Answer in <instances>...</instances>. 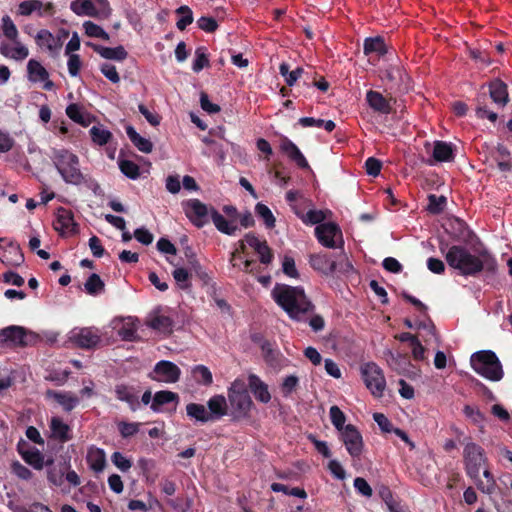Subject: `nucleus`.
I'll use <instances>...</instances> for the list:
<instances>
[{
	"label": "nucleus",
	"mask_w": 512,
	"mask_h": 512,
	"mask_svg": "<svg viewBox=\"0 0 512 512\" xmlns=\"http://www.w3.org/2000/svg\"><path fill=\"white\" fill-rule=\"evenodd\" d=\"M182 208L186 217L197 228L204 227L209 223L211 217V207L201 202L199 199H188L182 202Z\"/></svg>",
	"instance_id": "obj_8"
},
{
	"label": "nucleus",
	"mask_w": 512,
	"mask_h": 512,
	"mask_svg": "<svg viewBox=\"0 0 512 512\" xmlns=\"http://www.w3.org/2000/svg\"><path fill=\"white\" fill-rule=\"evenodd\" d=\"M84 287L89 295H97L104 290L105 284L98 274L93 273L88 277Z\"/></svg>",
	"instance_id": "obj_49"
},
{
	"label": "nucleus",
	"mask_w": 512,
	"mask_h": 512,
	"mask_svg": "<svg viewBox=\"0 0 512 512\" xmlns=\"http://www.w3.org/2000/svg\"><path fill=\"white\" fill-rule=\"evenodd\" d=\"M47 395L53 398L66 412H71L80 402L79 397L72 392L49 390Z\"/></svg>",
	"instance_id": "obj_26"
},
{
	"label": "nucleus",
	"mask_w": 512,
	"mask_h": 512,
	"mask_svg": "<svg viewBox=\"0 0 512 512\" xmlns=\"http://www.w3.org/2000/svg\"><path fill=\"white\" fill-rule=\"evenodd\" d=\"M273 300L295 321H305L315 305L300 286L276 284L271 292Z\"/></svg>",
	"instance_id": "obj_2"
},
{
	"label": "nucleus",
	"mask_w": 512,
	"mask_h": 512,
	"mask_svg": "<svg viewBox=\"0 0 512 512\" xmlns=\"http://www.w3.org/2000/svg\"><path fill=\"white\" fill-rule=\"evenodd\" d=\"M340 440L352 458L359 459L364 448L363 437L356 426L347 424L340 432Z\"/></svg>",
	"instance_id": "obj_9"
},
{
	"label": "nucleus",
	"mask_w": 512,
	"mask_h": 512,
	"mask_svg": "<svg viewBox=\"0 0 512 512\" xmlns=\"http://www.w3.org/2000/svg\"><path fill=\"white\" fill-rule=\"evenodd\" d=\"M118 335L124 341H136L138 340L137 328L133 322L124 323L118 330Z\"/></svg>",
	"instance_id": "obj_57"
},
{
	"label": "nucleus",
	"mask_w": 512,
	"mask_h": 512,
	"mask_svg": "<svg viewBox=\"0 0 512 512\" xmlns=\"http://www.w3.org/2000/svg\"><path fill=\"white\" fill-rule=\"evenodd\" d=\"M483 476L485 477L486 482H483L480 479V474L478 475V479H473L477 488L484 494H494L497 485L493 474L488 469H485L483 471Z\"/></svg>",
	"instance_id": "obj_42"
},
{
	"label": "nucleus",
	"mask_w": 512,
	"mask_h": 512,
	"mask_svg": "<svg viewBox=\"0 0 512 512\" xmlns=\"http://www.w3.org/2000/svg\"><path fill=\"white\" fill-rule=\"evenodd\" d=\"M115 394L117 399L126 402L132 411H136L140 407V402L132 387L124 384L116 385Z\"/></svg>",
	"instance_id": "obj_31"
},
{
	"label": "nucleus",
	"mask_w": 512,
	"mask_h": 512,
	"mask_svg": "<svg viewBox=\"0 0 512 512\" xmlns=\"http://www.w3.org/2000/svg\"><path fill=\"white\" fill-rule=\"evenodd\" d=\"M445 259L449 267L465 277H475L483 271L494 274L498 266L497 260L488 251L484 250L476 255L462 245L451 246Z\"/></svg>",
	"instance_id": "obj_1"
},
{
	"label": "nucleus",
	"mask_w": 512,
	"mask_h": 512,
	"mask_svg": "<svg viewBox=\"0 0 512 512\" xmlns=\"http://www.w3.org/2000/svg\"><path fill=\"white\" fill-rule=\"evenodd\" d=\"M125 130L129 140L139 151L143 153L152 152L153 144L149 139L142 137L131 125L126 126Z\"/></svg>",
	"instance_id": "obj_37"
},
{
	"label": "nucleus",
	"mask_w": 512,
	"mask_h": 512,
	"mask_svg": "<svg viewBox=\"0 0 512 512\" xmlns=\"http://www.w3.org/2000/svg\"><path fill=\"white\" fill-rule=\"evenodd\" d=\"M247 388L254 395L255 399L261 403H268L271 400V394L268 385L256 374H249Z\"/></svg>",
	"instance_id": "obj_18"
},
{
	"label": "nucleus",
	"mask_w": 512,
	"mask_h": 512,
	"mask_svg": "<svg viewBox=\"0 0 512 512\" xmlns=\"http://www.w3.org/2000/svg\"><path fill=\"white\" fill-rule=\"evenodd\" d=\"M476 116L480 119H489L491 122H495L498 118L496 112H493L487 107V95L486 93L479 94L476 97Z\"/></svg>",
	"instance_id": "obj_40"
},
{
	"label": "nucleus",
	"mask_w": 512,
	"mask_h": 512,
	"mask_svg": "<svg viewBox=\"0 0 512 512\" xmlns=\"http://www.w3.org/2000/svg\"><path fill=\"white\" fill-rule=\"evenodd\" d=\"M50 429L52 436L58 441L65 443L72 439L70 427L59 417H52L50 421Z\"/></svg>",
	"instance_id": "obj_35"
},
{
	"label": "nucleus",
	"mask_w": 512,
	"mask_h": 512,
	"mask_svg": "<svg viewBox=\"0 0 512 512\" xmlns=\"http://www.w3.org/2000/svg\"><path fill=\"white\" fill-rule=\"evenodd\" d=\"M309 263L314 270L325 275H332L336 271V262L327 253H318L310 256Z\"/></svg>",
	"instance_id": "obj_22"
},
{
	"label": "nucleus",
	"mask_w": 512,
	"mask_h": 512,
	"mask_svg": "<svg viewBox=\"0 0 512 512\" xmlns=\"http://www.w3.org/2000/svg\"><path fill=\"white\" fill-rule=\"evenodd\" d=\"M21 456L34 469L41 470L44 466V456L38 449L21 452Z\"/></svg>",
	"instance_id": "obj_45"
},
{
	"label": "nucleus",
	"mask_w": 512,
	"mask_h": 512,
	"mask_svg": "<svg viewBox=\"0 0 512 512\" xmlns=\"http://www.w3.org/2000/svg\"><path fill=\"white\" fill-rule=\"evenodd\" d=\"M279 73L285 78L286 84L291 87L302 77L304 69L297 67L295 70L289 71V65L283 62L279 66Z\"/></svg>",
	"instance_id": "obj_43"
},
{
	"label": "nucleus",
	"mask_w": 512,
	"mask_h": 512,
	"mask_svg": "<svg viewBox=\"0 0 512 512\" xmlns=\"http://www.w3.org/2000/svg\"><path fill=\"white\" fill-rule=\"evenodd\" d=\"M67 116L75 123L87 127L91 124L93 117L87 113L80 105L72 103L66 108Z\"/></svg>",
	"instance_id": "obj_34"
},
{
	"label": "nucleus",
	"mask_w": 512,
	"mask_h": 512,
	"mask_svg": "<svg viewBox=\"0 0 512 512\" xmlns=\"http://www.w3.org/2000/svg\"><path fill=\"white\" fill-rule=\"evenodd\" d=\"M2 22H3L2 28H3L4 35L8 39L16 41L17 36H18V30H17L14 22L12 21V19L8 15H6L3 17Z\"/></svg>",
	"instance_id": "obj_62"
},
{
	"label": "nucleus",
	"mask_w": 512,
	"mask_h": 512,
	"mask_svg": "<svg viewBox=\"0 0 512 512\" xmlns=\"http://www.w3.org/2000/svg\"><path fill=\"white\" fill-rule=\"evenodd\" d=\"M0 53L6 57L11 58L16 61L24 60L29 55V50L27 47L22 45L19 41H15V46H11L7 43H2L0 45Z\"/></svg>",
	"instance_id": "obj_32"
},
{
	"label": "nucleus",
	"mask_w": 512,
	"mask_h": 512,
	"mask_svg": "<svg viewBox=\"0 0 512 512\" xmlns=\"http://www.w3.org/2000/svg\"><path fill=\"white\" fill-rule=\"evenodd\" d=\"M227 395L233 420L247 418L254 404L245 381L235 379L228 388Z\"/></svg>",
	"instance_id": "obj_4"
},
{
	"label": "nucleus",
	"mask_w": 512,
	"mask_h": 512,
	"mask_svg": "<svg viewBox=\"0 0 512 512\" xmlns=\"http://www.w3.org/2000/svg\"><path fill=\"white\" fill-rule=\"evenodd\" d=\"M29 79L33 82L46 81L49 78L48 71L35 59H30L27 64Z\"/></svg>",
	"instance_id": "obj_41"
},
{
	"label": "nucleus",
	"mask_w": 512,
	"mask_h": 512,
	"mask_svg": "<svg viewBox=\"0 0 512 512\" xmlns=\"http://www.w3.org/2000/svg\"><path fill=\"white\" fill-rule=\"evenodd\" d=\"M463 414L468 419H470L474 424H480L485 419L484 414L479 410V408L471 406V405L464 406Z\"/></svg>",
	"instance_id": "obj_60"
},
{
	"label": "nucleus",
	"mask_w": 512,
	"mask_h": 512,
	"mask_svg": "<svg viewBox=\"0 0 512 512\" xmlns=\"http://www.w3.org/2000/svg\"><path fill=\"white\" fill-rule=\"evenodd\" d=\"M87 46L91 47L96 53H98L101 57H103L107 60H115V61L122 62L128 56V52L125 50V48L122 45L111 48V47H104V46H101L99 44H95L92 42H88Z\"/></svg>",
	"instance_id": "obj_25"
},
{
	"label": "nucleus",
	"mask_w": 512,
	"mask_h": 512,
	"mask_svg": "<svg viewBox=\"0 0 512 512\" xmlns=\"http://www.w3.org/2000/svg\"><path fill=\"white\" fill-rule=\"evenodd\" d=\"M175 13L180 16L176 23V27L183 31L186 27L193 23V12L187 5H182L175 10Z\"/></svg>",
	"instance_id": "obj_46"
},
{
	"label": "nucleus",
	"mask_w": 512,
	"mask_h": 512,
	"mask_svg": "<svg viewBox=\"0 0 512 512\" xmlns=\"http://www.w3.org/2000/svg\"><path fill=\"white\" fill-rule=\"evenodd\" d=\"M35 39L39 46H44L50 51H53L57 47L53 34L46 29L38 31Z\"/></svg>",
	"instance_id": "obj_53"
},
{
	"label": "nucleus",
	"mask_w": 512,
	"mask_h": 512,
	"mask_svg": "<svg viewBox=\"0 0 512 512\" xmlns=\"http://www.w3.org/2000/svg\"><path fill=\"white\" fill-rule=\"evenodd\" d=\"M208 413L211 417V421H216L221 419L223 416L228 414V404L227 400L223 395H214L212 396L208 402Z\"/></svg>",
	"instance_id": "obj_27"
},
{
	"label": "nucleus",
	"mask_w": 512,
	"mask_h": 512,
	"mask_svg": "<svg viewBox=\"0 0 512 512\" xmlns=\"http://www.w3.org/2000/svg\"><path fill=\"white\" fill-rule=\"evenodd\" d=\"M0 337L4 342H9L17 346H26L27 331L21 326H8L0 330Z\"/></svg>",
	"instance_id": "obj_24"
},
{
	"label": "nucleus",
	"mask_w": 512,
	"mask_h": 512,
	"mask_svg": "<svg viewBox=\"0 0 512 512\" xmlns=\"http://www.w3.org/2000/svg\"><path fill=\"white\" fill-rule=\"evenodd\" d=\"M50 158L65 183L79 186L86 182L79 157L73 152L66 148H53Z\"/></svg>",
	"instance_id": "obj_3"
},
{
	"label": "nucleus",
	"mask_w": 512,
	"mask_h": 512,
	"mask_svg": "<svg viewBox=\"0 0 512 512\" xmlns=\"http://www.w3.org/2000/svg\"><path fill=\"white\" fill-rule=\"evenodd\" d=\"M315 236L319 243L326 248H336V238H339L343 244L342 231L340 227L334 222H326L316 226Z\"/></svg>",
	"instance_id": "obj_12"
},
{
	"label": "nucleus",
	"mask_w": 512,
	"mask_h": 512,
	"mask_svg": "<svg viewBox=\"0 0 512 512\" xmlns=\"http://www.w3.org/2000/svg\"><path fill=\"white\" fill-rule=\"evenodd\" d=\"M299 385V379L295 375H289L284 378L281 384V391L285 397H288Z\"/></svg>",
	"instance_id": "obj_63"
},
{
	"label": "nucleus",
	"mask_w": 512,
	"mask_h": 512,
	"mask_svg": "<svg viewBox=\"0 0 512 512\" xmlns=\"http://www.w3.org/2000/svg\"><path fill=\"white\" fill-rule=\"evenodd\" d=\"M447 199L445 196H437L435 194H430L428 196V210L432 214H440L446 205Z\"/></svg>",
	"instance_id": "obj_56"
},
{
	"label": "nucleus",
	"mask_w": 512,
	"mask_h": 512,
	"mask_svg": "<svg viewBox=\"0 0 512 512\" xmlns=\"http://www.w3.org/2000/svg\"><path fill=\"white\" fill-rule=\"evenodd\" d=\"M211 219L218 231L226 235H235L238 230L234 220H227L222 214H220L214 207H211Z\"/></svg>",
	"instance_id": "obj_29"
},
{
	"label": "nucleus",
	"mask_w": 512,
	"mask_h": 512,
	"mask_svg": "<svg viewBox=\"0 0 512 512\" xmlns=\"http://www.w3.org/2000/svg\"><path fill=\"white\" fill-rule=\"evenodd\" d=\"M245 242L259 255L261 263L268 265L272 262L274 255L266 240H260L254 233H247Z\"/></svg>",
	"instance_id": "obj_17"
},
{
	"label": "nucleus",
	"mask_w": 512,
	"mask_h": 512,
	"mask_svg": "<svg viewBox=\"0 0 512 512\" xmlns=\"http://www.w3.org/2000/svg\"><path fill=\"white\" fill-rule=\"evenodd\" d=\"M255 213L258 217L263 219L266 228L272 229L275 227L276 219L267 205L257 203L255 206Z\"/></svg>",
	"instance_id": "obj_48"
},
{
	"label": "nucleus",
	"mask_w": 512,
	"mask_h": 512,
	"mask_svg": "<svg viewBox=\"0 0 512 512\" xmlns=\"http://www.w3.org/2000/svg\"><path fill=\"white\" fill-rule=\"evenodd\" d=\"M261 350L265 363L273 369H281L287 361L282 353L273 348L271 342L267 340L261 344Z\"/></svg>",
	"instance_id": "obj_21"
},
{
	"label": "nucleus",
	"mask_w": 512,
	"mask_h": 512,
	"mask_svg": "<svg viewBox=\"0 0 512 512\" xmlns=\"http://www.w3.org/2000/svg\"><path fill=\"white\" fill-rule=\"evenodd\" d=\"M489 95L491 100L500 108L509 102L508 86L500 79H494L489 83Z\"/></svg>",
	"instance_id": "obj_20"
},
{
	"label": "nucleus",
	"mask_w": 512,
	"mask_h": 512,
	"mask_svg": "<svg viewBox=\"0 0 512 512\" xmlns=\"http://www.w3.org/2000/svg\"><path fill=\"white\" fill-rule=\"evenodd\" d=\"M0 261L6 266L18 267L24 262L20 245L6 238H0Z\"/></svg>",
	"instance_id": "obj_11"
},
{
	"label": "nucleus",
	"mask_w": 512,
	"mask_h": 512,
	"mask_svg": "<svg viewBox=\"0 0 512 512\" xmlns=\"http://www.w3.org/2000/svg\"><path fill=\"white\" fill-rule=\"evenodd\" d=\"M361 374L371 394L376 398L382 397L386 388V379L382 369L376 363L368 362L362 365Z\"/></svg>",
	"instance_id": "obj_6"
},
{
	"label": "nucleus",
	"mask_w": 512,
	"mask_h": 512,
	"mask_svg": "<svg viewBox=\"0 0 512 512\" xmlns=\"http://www.w3.org/2000/svg\"><path fill=\"white\" fill-rule=\"evenodd\" d=\"M387 363L391 367V369L396 371L399 375H403L408 378H412L418 375L419 370L416 371V368L411 363L408 354H395L391 351H388Z\"/></svg>",
	"instance_id": "obj_14"
},
{
	"label": "nucleus",
	"mask_w": 512,
	"mask_h": 512,
	"mask_svg": "<svg viewBox=\"0 0 512 512\" xmlns=\"http://www.w3.org/2000/svg\"><path fill=\"white\" fill-rule=\"evenodd\" d=\"M86 460L90 469L96 473L102 472L106 466V454L96 446L88 448Z\"/></svg>",
	"instance_id": "obj_28"
},
{
	"label": "nucleus",
	"mask_w": 512,
	"mask_h": 512,
	"mask_svg": "<svg viewBox=\"0 0 512 512\" xmlns=\"http://www.w3.org/2000/svg\"><path fill=\"white\" fill-rule=\"evenodd\" d=\"M326 215L322 210L310 209L307 213L301 214L300 219L306 225H320L325 220Z\"/></svg>",
	"instance_id": "obj_52"
},
{
	"label": "nucleus",
	"mask_w": 512,
	"mask_h": 512,
	"mask_svg": "<svg viewBox=\"0 0 512 512\" xmlns=\"http://www.w3.org/2000/svg\"><path fill=\"white\" fill-rule=\"evenodd\" d=\"M209 57L207 49L204 46H200L195 50V59L192 64V70L196 73L200 72L205 67H209Z\"/></svg>",
	"instance_id": "obj_47"
},
{
	"label": "nucleus",
	"mask_w": 512,
	"mask_h": 512,
	"mask_svg": "<svg viewBox=\"0 0 512 512\" xmlns=\"http://www.w3.org/2000/svg\"><path fill=\"white\" fill-rule=\"evenodd\" d=\"M180 376V368L175 363L168 360L157 362L153 371L149 373L151 380L164 383H176L179 381Z\"/></svg>",
	"instance_id": "obj_10"
},
{
	"label": "nucleus",
	"mask_w": 512,
	"mask_h": 512,
	"mask_svg": "<svg viewBox=\"0 0 512 512\" xmlns=\"http://www.w3.org/2000/svg\"><path fill=\"white\" fill-rule=\"evenodd\" d=\"M280 150L299 168L310 170V165L297 145L288 137L283 136L280 142Z\"/></svg>",
	"instance_id": "obj_16"
},
{
	"label": "nucleus",
	"mask_w": 512,
	"mask_h": 512,
	"mask_svg": "<svg viewBox=\"0 0 512 512\" xmlns=\"http://www.w3.org/2000/svg\"><path fill=\"white\" fill-rule=\"evenodd\" d=\"M146 325L164 335H170L173 332L174 321L166 315L151 313L146 320Z\"/></svg>",
	"instance_id": "obj_19"
},
{
	"label": "nucleus",
	"mask_w": 512,
	"mask_h": 512,
	"mask_svg": "<svg viewBox=\"0 0 512 512\" xmlns=\"http://www.w3.org/2000/svg\"><path fill=\"white\" fill-rule=\"evenodd\" d=\"M186 414L189 418L194 419L196 422L207 423L211 421L208 410L202 404L189 403L186 405Z\"/></svg>",
	"instance_id": "obj_39"
},
{
	"label": "nucleus",
	"mask_w": 512,
	"mask_h": 512,
	"mask_svg": "<svg viewBox=\"0 0 512 512\" xmlns=\"http://www.w3.org/2000/svg\"><path fill=\"white\" fill-rule=\"evenodd\" d=\"M14 512H52L51 509L40 502H33L29 506L17 505L13 509Z\"/></svg>",
	"instance_id": "obj_64"
},
{
	"label": "nucleus",
	"mask_w": 512,
	"mask_h": 512,
	"mask_svg": "<svg viewBox=\"0 0 512 512\" xmlns=\"http://www.w3.org/2000/svg\"><path fill=\"white\" fill-rule=\"evenodd\" d=\"M193 379L201 385L209 386L213 382V376L208 367L204 365H196L192 368Z\"/></svg>",
	"instance_id": "obj_44"
},
{
	"label": "nucleus",
	"mask_w": 512,
	"mask_h": 512,
	"mask_svg": "<svg viewBox=\"0 0 512 512\" xmlns=\"http://www.w3.org/2000/svg\"><path fill=\"white\" fill-rule=\"evenodd\" d=\"M71 341L78 347L83 349H91L96 347L101 339L97 331L92 328H81L71 332Z\"/></svg>",
	"instance_id": "obj_15"
},
{
	"label": "nucleus",
	"mask_w": 512,
	"mask_h": 512,
	"mask_svg": "<svg viewBox=\"0 0 512 512\" xmlns=\"http://www.w3.org/2000/svg\"><path fill=\"white\" fill-rule=\"evenodd\" d=\"M89 132L92 141L99 146L106 145L112 138V133L109 130L99 126H93Z\"/></svg>",
	"instance_id": "obj_50"
},
{
	"label": "nucleus",
	"mask_w": 512,
	"mask_h": 512,
	"mask_svg": "<svg viewBox=\"0 0 512 512\" xmlns=\"http://www.w3.org/2000/svg\"><path fill=\"white\" fill-rule=\"evenodd\" d=\"M363 52L366 56L376 54L378 57L384 56L387 52V45L381 36L368 37L363 43Z\"/></svg>",
	"instance_id": "obj_30"
},
{
	"label": "nucleus",
	"mask_w": 512,
	"mask_h": 512,
	"mask_svg": "<svg viewBox=\"0 0 512 512\" xmlns=\"http://www.w3.org/2000/svg\"><path fill=\"white\" fill-rule=\"evenodd\" d=\"M330 419L334 427L340 432L345 428L346 416L343 411L336 405H333L329 411Z\"/></svg>",
	"instance_id": "obj_55"
},
{
	"label": "nucleus",
	"mask_w": 512,
	"mask_h": 512,
	"mask_svg": "<svg viewBox=\"0 0 512 512\" xmlns=\"http://www.w3.org/2000/svg\"><path fill=\"white\" fill-rule=\"evenodd\" d=\"M70 9L78 16L98 17L97 7L90 0H75Z\"/></svg>",
	"instance_id": "obj_38"
},
{
	"label": "nucleus",
	"mask_w": 512,
	"mask_h": 512,
	"mask_svg": "<svg viewBox=\"0 0 512 512\" xmlns=\"http://www.w3.org/2000/svg\"><path fill=\"white\" fill-rule=\"evenodd\" d=\"M436 162H450L454 160V152L451 143L435 141L432 153Z\"/></svg>",
	"instance_id": "obj_36"
},
{
	"label": "nucleus",
	"mask_w": 512,
	"mask_h": 512,
	"mask_svg": "<svg viewBox=\"0 0 512 512\" xmlns=\"http://www.w3.org/2000/svg\"><path fill=\"white\" fill-rule=\"evenodd\" d=\"M463 458L466 474L471 479H478L480 468L487 461L484 449L474 442H469L464 447Z\"/></svg>",
	"instance_id": "obj_7"
},
{
	"label": "nucleus",
	"mask_w": 512,
	"mask_h": 512,
	"mask_svg": "<svg viewBox=\"0 0 512 512\" xmlns=\"http://www.w3.org/2000/svg\"><path fill=\"white\" fill-rule=\"evenodd\" d=\"M366 101L369 107L380 114H390L392 112V105L390 100L385 98L380 92L369 90L366 93Z\"/></svg>",
	"instance_id": "obj_23"
},
{
	"label": "nucleus",
	"mask_w": 512,
	"mask_h": 512,
	"mask_svg": "<svg viewBox=\"0 0 512 512\" xmlns=\"http://www.w3.org/2000/svg\"><path fill=\"white\" fill-rule=\"evenodd\" d=\"M43 4L40 0H27L19 4V13L23 16H29L34 11H39Z\"/></svg>",
	"instance_id": "obj_59"
},
{
	"label": "nucleus",
	"mask_w": 512,
	"mask_h": 512,
	"mask_svg": "<svg viewBox=\"0 0 512 512\" xmlns=\"http://www.w3.org/2000/svg\"><path fill=\"white\" fill-rule=\"evenodd\" d=\"M178 401H179V395L177 393L168 391V390H161V391H157L154 394L150 408L154 412H161L162 406L169 404V403H175V405H176L178 403Z\"/></svg>",
	"instance_id": "obj_33"
},
{
	"label": "nucleus",
	"mask_w": 512,
	"mask_h": 512,
	"mask_svg": "<svg viewBox=\"0 0 512 512\" xmlns=\"http://www.w3.org/2000/svg\"><path fill=\"white\" fill-rule=\"evenodd\" d=\"M11 471L14 475H16L19 479L22 480H30L32 478L33 473L26 466L21 464L19 461H13L11 464Z\"/></svg>",
	"instance_id": "obj_61"
},
{
	"label": "nucleus",
	"mask_w": 512,
	"mask_h": 512,
	"mask_svg": "<svg viewBox=\"0 0 512 512\" xmlns=\"http://www.w3.org/2000/svg\"><path fill=\"white\" fill-rule=\"evenodd\" d=\"M121 172L130 179H137L140 176V167L131 160H121L119 162Z\"/></svg>",
	"instance_id": "obj_54"
},
{
	"label": "nucleus",
	"mask_w": 512,
	"mask_h": 512,
	"mask_svg": "<svg viewBox=\"0 0 512 512\" xmlns=\"http://www.w3.org/2000/svg\"><path fill=\"white\" fill-rule=\"evenodd\" d=\"M470 364L477 374L490 381H500L504 376L502 364L491 350L475 352L470 358Z\"/></svg>",
	"instance_id": "obj_5"
},
{
	"label": "nucleus",
	"mask_w": 512,
	"mask_h": 512,
	"mask_svg": "<svg viewBox=\"0 0 512 512\" xmlns=\"http://www.w3.org/2000/svg\"><path fill=\"white\" fill-rule=\"evenodd\" d=\"M85 29V33L89 37L100 38L104 41H109V34L99 25L95 24L92 21H86L83 24Z\"/></svg>",
	"instance_id": "obj_51"
},
{
	"label": "nucleus",
	"mask_w": 512,
	"mask_h": 512,
	"mask_svg": "<svg viewBox=\"0 0 512 512\" xmlns=\"http://www.w3.org/2000/svg\"><path fill=\"white\" fill-rule=\"evenodd\" d=\"M53 228L63 237L78 233V225L74 220L72 211L64 207L57 209Z\"/></svg>",
	"instance_id": "obj_13"
},
{
	"label": "nucleus",
	"mask_w": 512,
	"mask_h": 512,
	"mask_svg": "<svg viewBox=\"0 0 512 512\" xmlns=\"http://www.w3.org/2000/svg\"><path fill=\"white\" fill-rule=\"evenodd\" d=\"M173 278L179 285L181 289H187L190 287L189 279H190V273L187 269L183 267H177L172 272Z\"/></svg>",
	"instance_id": "obj_58"
}]
</instances>
